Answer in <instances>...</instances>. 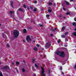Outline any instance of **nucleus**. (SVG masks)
<instances>
[{
  "label": "nucleus",
  "mask_w": 76,
  "mask_h": 76,
  "mask_svg": "<svg viewBox=\"0 0 76 76\" xmlns=\"http://www.w3.org/2000/svg\"><path fill=\"white\" fill-rule=\"evenodd\" d=\"M13 35L14 38H17L19 35V32L18 31H15L13 32Z\"/></svg>",
  "instance_id": "nucleus-1"
},
{
  "label": "nucleus",
  "mask_w": 76,
  "mask_h": 76,
  "mask_svg": "<svg viewBox=\"0 0 76 76\" xmlns=\"http://www.w3.org/2000/svg\"><path fill=\"white\" fill-rule=\"evenodd\" d=\"M2 69L4 70H10V68L8 66H4L1 68Z\"/></svg>",
  "instance_id": "nucleus-2"
},
{
  "label": "nucleus",
  "mask_w": 76,
  "mask_h": 76,
  "mask_svg": "<svg viewBox=\"0 0 76 76\" xmlns=\"http://www.w3.org/2000/svg\"><path fill=\"white\" fill-rule=\"evenodd\" d=\"M41 69H42L41 76H46L45 74H44V72H45V71H44V69L42 66L41 67Z\"/></svg>",
  "instance_id": "nucleus-3"
},
{
  "label": "nucleus",
  "mask_w": 76,
  "mask_h": 76,
  "mask_svg": "<svg viewBox=\"0 0 76 76\" xmlns=\"http://www.w3.org/2000/svg\"><path fill=\"white\" fill-rule=\"evenodd\" d=\"M51 46V44L49 42H47L45 46V48L46 49H48L49 48H50Z\"/></svg>",
  "instance_id": "nucleus-4"
},
{
  "label": "nucleus",
  "mask_w": 76,
  "mask_h": 76,
  "mask_svg": "<svg viewBox=\"0 0 76 76\" xmlns=\"http://www.w3.org/2000/svg\"><path fill=\"white\" fill-rule=\"evenodd\" d=\"M60 54V56L62 58H64L65 57V53L63 51L61 52V53H59Z\"/></svg>",
  "instance_id": "nucleus-5"
},
{
  "label": "nucleus",
  "mask_w": 76,
  "mask_h": 76,
  "mask_svg": "<svg viewBox=\"0 0 76 76\" xmlns=\"http://www.w3.org/2000/svg\"><path fill=\"white\" fill-rule=\"evenodd\" d=\"M29 37V36H27L26 37V40H27V42L29 41H29H31V39Z\"/></svg>",
  "instance_id": "nucleus-6"
},
{
  "label": "nucleus",
  "mask_w": 76,
  "mask_h": 76,
  "mask_svg": "<svg viewBox=\"0 0 76 76\" xmlns=\"http://www.w3.org/2000/svg\"><path fill=\"white\" fill-rule=\"evenodd\" d=\"M2 35L3 38L5 39L6 38V35H4V33H3L2 34Z\"/></svg>",
  "instance_id": "nucleus-7"
},
{
  "label": "nucleus",
  "mask_w": 76,
  "mask_h": 76,
  "mask_svg": "<svg viewBox=\"0 0 76 76\" xmlns=\"http://www.w3.org/2000/svg\"><path fill=\"white\" fill-rule=\"evenodd\" d=\"M27 31H26V30L25 29H24L23 31V33H26Z\"/></svg>",
  "instance_id": "nucleus-8"
},
{
  "label": "nucleus",
  "mask_w": 76,
  "mask_h": 76,
  "mask_svg": "<svg viewBox=\"0 0 76 76\" xmlns=\"http://www.w3.org/2000/svg\"><path fill=\"white\" fill-rule=\"evenodd\" d=\"M13 1H11V3H10L11 7H12V8H13Z\"/></svg>",
  "instance_id": "nucleus-9"
},
{
  "label": "nucleus",
  "mask_w": 76,
  "mask_h": 76,
  "mask_svg": "<svg viewBox=\"0 0 76 76\" xmlns=\"http://www.w3.org/2000/svg\"><path fill=\"white\" fill-rule=\"evenodd\" d=\"M64 2H65V3H66V5H69V2L67 1H65Z\"/></svg>",
  "instance_id": "nucleus-10"
},
{
  "label": "nucleus",
  "mask_w": 76,
  "mask_h": 76,
  "mask_svg": "<svg viewBox=\"0 0 76 76\" xmlns=\"http://www.w3.org/2000/svg\"><path fill=\"white\" fill-rule=\"evenodd\" d=\"M72 35L76 37V32H74L72 33Z\"/></svg>",
  "instance_id": "nucleus-11"
},
{
  "label": "nucleus",
  "mask_w": 76,
  "mask_h": 76,
  "mask_svg": "<svg viewBox=\"0 0 76 76\" xmlns=\"http://www.w3.org/2000/svg\"><path fill=\"white\" fill-rule=\"evenodd\" d=\"M61 30H62L63 31H64V30H65V26H63L62 27Z\"/></svg>",
  "instance_id": "nucleus-12"
},
{
  "label": "nucleus",
  "mask_w": 76,
  "mask_h": 76,
  "mask_svg": "<svg viewBox=\"0 0 76 76\" xmlns=\"http://www.w3.org/2000/svg\"><path fill=\"white\" fill-rule=\"evenodd\" d=\"M61 52H60L59 51H58L56 53V54H57V55L59 56V53H61Z\"/></svg>",
  "instance_id": "nucleus-13"
},
{
  "label": "nucleus",
  "mask_w": 76,
  "mask_h": 76,
  "mask_svg": "<svg viewBox=\"0 0 76 76\" xmlns=\"http://www.w3.org/2000/svg\"><path fill=\"white\" fill-rule=\"evenodd\" d=\"M18 10L19 11H20V12H23V10L20 8Z\"/></svg>",
  "instance_id": "nucleus-14"
},
{
  "label": "nucleus",
  "mask_w": 76,
  "mask_h": 76,
  "mask_svg": "<svg viewBox=\"0 0 76 76\" xmlns=\"http://www.w3.org/2000/svg\"><path fill=\"white\" fill-rule=\"evenodd\" d=\"M72 25H73V26H76V23L73 22L72 23Z\"/></svg>",
  "instance_id": "nucleus-15"
},
{
  "label": "nucleus",
  "mask_w": 76,
  "mask_h": 76,
  "mask_svg": "<svg viewBox=\"0 0 76 76\" xmlns=\"http://www.w3.org/2000/svg\"><path fill=\"white\" fill-rule=\"evenodd\" d=\"M35 59L34 58H33L32 59V62L33 63H34V61H35Z\"/></svg>",
  "instance_id": "nucleus-16"
},
{
  "label": "nucleus",
  "mask_w": 76,
  "mask_h": 76,
  "mask_svg": "<svg viewBox=\"0 0 76 76\" xmlns=\"http://www.w3.org/2000/svg\"><path fill=\"white\" fill-rule=\"evenodd\" d=\"M22 71L24 73L25 72V69H24V68H22Z\"/></svg>",
  "instance_id": "nucleus-17"
},
{
  "label": "nucleus",
  "mask_w": 76,
  "mask_h": 76,
  "mask_svg": "<svg viewBox=\"0 0 76 76\" xmlns=\"http://www.w3.org/2000/svg\"><path fill=\"white\" fill-rule=\"evenodd\" d=\"M33 50H34V51H37V48H34L33 49Z\"/></svg>",
  "instance_id": "nucleus-18"
},
{
  "label": "nucleus",
  "mask_w": 76,
  "mask_h": 76,
  "mask_svg": "<svg viewBox=\"0 0 76 76\" xmlns=\"http://www.w3.org/2000/svg\"><path fill=\"white\" fill-rule=\"evenodd\" d=\"M48 74L49 75H50V72H51V70H50V69H49L48 70Z\"/></svg>",
  "instance_id": "nucleus-19"
},
{
  "label": "nucleus",
  "mask_w": 76,
  "mask_h": 76,
  "mask_svg": "<svg viewBox=\"0 0 76 76\" xmlns=\"http://www.w3.org/2000/svg\"><path fill=\"white\" fill-rule=\"evenodd\" d=\"M48 12H49V13H51L52 12V11L51 10H48Z\"/></svg>",
  "instance_id": "nucleus-20"
},
{
  "label": "nucleus",
  "mask_w": 76,
  "mask_h": 76,
  "mask_svg": "<svg viewBox=\"0 0 76 76\" xmlns=\"http://www.w3.org/2000/svg\"><path fill=\"white\" fill-rule=\"evenodd\" d=\"M61 37L62 38H65L66 37L65 35H61Z\"/></svg>",
  "instance_id": "nucleus-21"
},
{
  "label": "nucleus",
  "mask_w": 76,
  "mask_h": 76,
  "mask_svg": "<svg viewBox=\"0 0 76 76\" xmlns=\"http://www.w3.org/2000/svg\"><path fill=\"white\" fill-rule=\"evenodd\" d=\"M16 64H17V65H19V62L18 61H17L16 62Z\"/></svg>",
  "instance_id": "nucleus-22"
},
{
  "label": "nucleus",
  "mask_w": 76,
  "mask_h": 76,
  "mask_svg": "<svg viewBox=\"0 0 76 76\" xmlns=\"http://www.w3.org/2000/svg\"><path fill=\"white\" fill-rule=\"evenodd\" d=\"M39 25L40 27H42V26H43V25L42 24L41 25V24H39Z\"/></svg>",
  "instance_id": "nucleus-23"
},
{
  "label": "nucleus",
  "mask_w": 76,
  "mask_h": 76,
  "mask_svg": "<svg viewBox=\"0 0 76 76\" xmlns=\"http://www.w3.org/2000/svg\"><path fill=\"white\" fill-rule=\"evenodd\" d=\"M70 14V13L69 12H67L66 13V15H69Z\"/></svg>",
  "instance_id": "nucleus-24"
},
{
  "label": "nucleus",
  "mask_w": 76,
  "mask_h": 76,
  "mask_svg": "<svg viewBox=\"0 0 76 76\" xmlns=\"http://www.w3.org/2000/svg\"><path fill=\"white\" fill-rule=\"evenodd\" d=\"M37 8H34V12H36V11H37Z\"/></svg>",
  "instance_id": "nucleus-25"
},
{
  "label": "nucleus",
  "mask_w": 76,
  "mask_h": 76,
  "mask_svg": "<svg viewBox=\"0 0 76 76\" xmlns=\"http://www.w3.org/2000/svg\"><path fill=\"white\" fill-rule=\"evenodd\" d=\"M10 13H11V14H12V13H14V12L13 11H10Z\"/></svg>",
  "instance_id": "nucleus-26"
},
{
  "label": "nucleus",
  "mask_w": 76,
  "mask_h": 76,
  "mask_svg": "<svg viewBox=\"0 0 76 76\" xmlns=\"http://www.w3.org/2000/svg\"><path fill=\"white\" fill-rule=\"evenodd\" d=\"M0 76H3V74H2V72H1L0 73Z\"/></svg>",
  "instance_id": "nucleus-27"
},
{
  "label": "nucleus",
  "mask_w": 76,
  "mask_h": 76,
  "mask_svg": "<svg viewBox=\"0 0 76 76\" xmlns=\"http://www.w3.org/2000/svg\"><path fill=\"white\" fill-rule=\"evenodd\" d=\"M60 41H61V40H60V39H59L58 40V43H59L60 42Z\"/></svg>",
  "instance_id": "nucleus-28"
},
{
  "label": "nucleus",
  "mask_w": 76,
  "mask_h": 76,
  "mask_svg": "<svg viewBox=\"0 0 76 76\" xmlns=\"http://www.w3.org/2000/svg\"><path fill=\"white\" fill-rule=\"evenodd\" d=\"M50 16V15H46V17H47V18H49V17Z\"/></svg>",
  "instance_id": "nucleus-29"
},
{
  "label": "nucleus",
  "mask_w": 76,
  "mask_h": 76,
  "mask_svg": "<svg viewBox=\"0 0 76 76\" xmlns=\"http://www.w3.org/2000/svg\"><path fill=\"white\" fill-rule=\"evenodd\" d=\"M53 6H54V7H56V3H54L53 4Z\"/></svg>",
  "instance_id": "nucleus-30"
},
{
  "label": "nucleus",
  "mask_w": 76,
  "mask_h": 76,
  "mask_svg": "<svg viewBox=\"0 0 76 76\" xmlns=\"http://www.w3.org/2000/svg\"><path fill=\"white\" fill-rule=\"evenodd\" d=\"M53 4L52 3L49 2L48 3L49 5H52Z\"/></svg>",
  "instance_id": "nucleus-31"
},
{
  "label": "nucleus",
  "mask_w": 76,
  "mask_h": 76,
  "mask_svg": "<svg viewBox=\"0 0 76 76\" xmlns=\"http://www.w3.org/2000/svg\"><path fill=\"white\" fill-rule=\"evenodd\" d=\"M37 47H39V44H37L36 45Z\"/></svg>",
  "instance_id": "nucleus-32"
},
{
  "label": "nucleus",
  "mask_w": 76,
  "mask_h": 76,
  "mask_svg": "<svg viewBox=\"0 0 76 76\" xmlns=\"http://www.w3.org/2000/svg\"><path fill=\"white\" fill-rule=\"evenodd\" d=\"M23 7H24V8H26V5H24Z\"/></svg>",
  "instance_id": "nucleus-33"
},
{
  "label": "nucleus",
  "mask_w": 76,
  "mask_h": 76,
  "mask_svg": "<svg viewBox=\"0 0 76 76\" xmlns=\"http://www.w3.org/2000/svg\"><path fill=\"white\" fill-rule=\"evenodd\" d=\"M68 34V32H66L65 33V35H66Z\"/></svg>",
  "instance_id": "nucleus-34"
},
{
  "label": "nucleus",
  "mask_w": 76,
  "mask_h": 76,
  "mask_svg": "<svg viewBox=\"0 0 76 76\" xmlns=\"http://www.w3.org/2000/svg\"><path fill=\"white\" fill-rule=\"evenodd\" d=\"M50 37H53V34H51L50 35Z\"/></svg>",
  "instance_id": "nucleus-35"
},
{
  "label": "nucleus",
  "mask_w": 76,
  "mask_h": 76,
  "mask_svg": "<svg viewBox=\"0 0 76 76\" xmlns=\"http://www.w3.org/2000/svg\"><path fill=\"white\" fill-rule=\"evenodd\" d=\"M37 3V1H34V3L36 4Z\"/></svg>",
  "instance_id": "nucleus-36"
},
{
  "label": "nucleus",
  "mask_w": 76,
  "mask_h": 76,
  "mask_svg": "<svg viewBox=\"0 0 76 76\" xmlns=\"http://www.w3.org/2000/svg\"><path fill=\"white\" fill-rule=\"evenodd\" d=\"M66 41H68V39H65V42H66Z\"/></svg>",
  "instance_id": "nucleus-37"
},
{
  "label": "nucleus",
  "mask_w": 76,
  "mask_h": 76,
  "mask_svg": "<svg viewBox=\"0 0 76 76\" xmlns=\"http://www.w3.org/2000/svg\"><path fill=\"white\" fill-rule=\"evenodd\" d=\"M35 66H36V67H38V66H37V64H35Z\"/></svg>",
  "instance_id": "nucleus-38"
},
{
  "label": "nucleus",
  "mask_w": 76,
  "mask_h": 76,
  "mask_svg": "<svg viewBox=\"0 0 76 76\" xmlns=\"http://www.w3.org/2000/svg\"><path fill=\"white\" fill-rule=\"evenodd\" d=\"M60 70H62V67L60 66Z\"/></svg>",
  "instance_id": "nucleus-39"
},
{
  "label": "nucleus",
  "mask_w": 76,
  "mask_h": 76,
  "mask_svg": "<svg viewBox=\"0 0 76 76\" xmlns=\"http://www.w3.org/2000/svg\"><path fill=\"white\" fill-rule=\"evenodd\" d=\"M57 28H55V29H54L55 31H56V30H57Z\"/></svg>",
  "instance_id": "nucleus-40"
},
{
  "label": "nucleus",
  "mask_w": 76,
  "mask_h": 76,
  "mask_svg": "<svg viewBox=\"0 0 76 76\" xmlns=\"http://www.w3.org/2000/svg\"><path fill=\"white\" fill-rule=\"evenodd\" d=\"M7 46H8V47L9 48V44H7Z\"/></svg>",
  "instance_id": "nucleus-41"
},
{
  "label": "nucleus",
  "mask_w": 76,
  "mask_h": 76,
  "mask_svg": "<svg viewBox=\"0 0 76 76\" xmlns=\"http://www.w3.org/2000/svg\"><path fill=\"white\" fill-rule=\"evenodd\" d=\"M63 10H66V9L65 8H64V7H63Z\"/></svg>",
  "instance_id": "nucleus-42"
},
{
  "label": "nucleus",
  "mask_w": 76,
  "mask_h": 76,
  "mask_svg": "<svg viewBox=\"0 0 76 76\" xmlns=\"http://www.w3.org/2000/svg\"><path fill=\"white\" fill-rule=\"evenodd\" d=\"M62 75H64V72H62Z\"/></svg>",
  "instance_id": "nucleus-43"
},
{
  "label": "nucleus",
  "mask_w": 76,
  "mask_h": 76,
  "mask_svg": "<svg viewBox=\"0 0 76 76\" xmlns=\"http://www.w3.org/2000/svg\"><path fill=\"white\" fill-rule=\"evenodd\" d=\"M15 69L16 70L17 72H18V71L17 70V67L15 68Z\"/></svg>",
  "instance_id": "nucleus-44"
},
{
  "label": "nucleus",
  "mask_w": 76,
  "mask_h": 76,
  "mask_svg": "<svg viewBox=\"0 0 76 76\" xmlns=\"http://www.w3.org/2000/svg\"><path fill=\"white\" fill-rule=\"evenodd\" d=\"M52 31H53V32H55L54 30H53V29H52Z\"/></svg>",
  "instance_id": "nucleus-45"
},
{
  "label": "nucleus",
  "mask_w": 76,
  "mask_h": 76,
  "mask_svg": "<svg viewBox=\"0 0 76 76\" xmlns=\"http://www.w3.org/2000/svg\"><path fill=\"white\" fill-rule=\"evenodd\" d=\"M30 8H31V9H33V7H30Z\"/></svg>",
  "instance_id": "nucleus-46"
},
{
  "label": "nucleus",
  "mask_w": 76,
  "mask_h": 76,
  "mask_svg": "<svg viewBox=\"0 0 76 76\" xmlns=\"http://www.w3.org/2000/svg\"><path fill=\"white\" fill-rule=\"evenodd\" d=\"M70 1H75V0H70Z\"/></svg>",
  "instance_id": "nucleus-47"
},
{
  "label": "nucleus",
  "mask_w": 76,
  "mask_h": 76,
  "mask_svg": "<svg viewBox=\"0 0 76 76\" xmlns=\"http://www.w3.org/2000/svg\"><path fill=\"white\" fill-rule=\"evenodd\" d=\"M75 69H76V65H75Z\"/></svg>",
  "instance_id": "nucleus-48"
},
{
  "label": "nucleus",
  "mask_w": 76,
  "mask_h": 76,
  "mask_svg": "<svg viewBox=\"0 0 76 76\" xmlns=\"http://www.w3.org/2000/svg\"><path fill=\"white\" fill-rule=\"evenodd\" d=\"M74 20L75 21H76V18H74Z\"/></svg>",
  "instance_id": "nucleus-49"
},
{
  "label": "nucleus",
  "mask_w": 76,
  "mask_h": 76,
  "mask_svg": "<svg viewBox=\"0 0 76 76\" xmlns=\"http://www.w3.org/2000/svg\"><path fill=\"white\" fill-rule=\"evenodd\" d=\"M27 9H28V10H29V7H27Z\"/></svg>",
  "instance_id": "nucleus-50"
},
{
  "label": "nucleus",
  "mask_w": 76,
  "mask_h": 76,
  "mask_svg": "<svg viewBox=\"0 0 76 76\" xmlns=\"http://www.w3.org/2000/svg\"><path fill=\"white\" fill-rule=\"evenodd\" d=\"M23 42H25V40H23Z\"/></svg>",
  "instance_id": "nucleus-51"
},
{
  "label": "nucleus",
  "mask_w": 76,
  "mask_h": 76,
  "mask_svg": "<svg viewBox=\"0 0 76 76\" xmlns=\"http://www.w3.org/2000/svg\"><path fill=\"white\" fill-rule=\"evenodd\" d=\"M23 63H25V61H23Z\"/></svg>",
  "instance_id": "nucleus-52"
},
{
  "label": "nucleus",
  "mask_w": 76,
  "mask_h": 76,
  "mask_svg": "<svg viewBox=\"0 0 76 76\" xmlns=\"http://www.w3.org/2000/svg\"><path fill=\"white\" fill-rule=\"evenodd\" d=\"M12 65H14V63H12Z\"/></svg>",
  "instance_id": "nucleus-53"
},
{
  "label": "nucleus",
  "mask_w": 76,
  "mask_h": 76,
  "mask_svg": "<svg viewBox=\"0 0 76 76\" xmlns=\"http://www.w3.org/2000/svg\"><path fill=\"white\" fill-rule=\"evenodd\" d=\"M33 42H35V41L34 40V41H33Z\"/></svg>",
  "instance_id": "nucleus-54"
},
{
  "label": "nucleus",
  "mask_w": 76,
  "mask_h": 76,
  "mask_svg": "<svg viewBox=\"0 0 76 76\" xmlns=\"http://www.w3.org/2000/svg\"><path fill=\"white\" fill-rule=\"evenodd\" d=\"M1 26V24H0V26Z\"/></svg>",
  "instance_id": "nucleus-55"
},
{
  "label": "nucleus",
  "mask_w": 76,
  "mask_h": 76,
  "mask_svg": "<svg viewBox=\"0 0 76 76\" xmlns=\"http://www.w3.org/2000/svg\"><path fill=\"white\" fill-rule=\"evenodd\" d=\"M75 31H76V28H75Z\"/></svg>",
  "instance_id": "nucleus-56"
},
{
  "label": "nucleus",
  "mask_w": 76,
  "mask_h": 76,
  "mask_svg": "<svg viewBox=\"0 0 76 76\" xmlns=\"http://www.w3.org/2000/svg\"><path fill=\"white\" fill-rule=\"evenodd\" d=\"M64 47H66V45H64Z\"/></svg>",
  "instance_id": "nucleus-57"
},
{
  "label": "nucleus",
  "mask_w": 76,
  "mask_h": 76,
  "mask_svg": "<svg viewBox=\"0 0 76 76\" xmlns=\"http://www.w3.org/2000/svg\"><path fill=\"white\" fill-rule=\"evenodd\" d=\"M52 1V2H53V1Z\"/></svg>",
  "instance_id": "nucleus-58"
},
{
  "label": "nucleus",
  "mask_w": 76,
  "mask_h": 76,
  "mask_svg": "<svg viewBox=\"0 0 76 76\" xmlns=\"http://www.w3.org/2000/svg\"><path fill=\"white\" fill-rule=\"evenodd\" d=\"M49 8H51V7H49Z\"/></svg>",
  "instance_id": "nucleus-59"
},
{
  "label": "nucleus",
  "mask_w": 76,
  "mask_h": 76,
  "mask_svg": "<svg viewBox=\"0 0 76 76\" xmlns=\"http://www.w3.org/2000/svg\"><path fill=\"white\" fill-rule=\"evenodd\" d=\"M1 64V62H0V64Z\"/></svg>",
  "instance_id": "nucleus-60"
},
{
  "label": "nucleus",
  "mask_w": 76,
  "mask_h": 76,
  "mask_svg": "<svg viewBox=\"0 0 76 76\" xmlns=\"http://www.w3.org/2000/svg\"><path fill=\"white\" fill-rule=\"evenodd\" d=\"M44 57H45V56H44Z\"/></svg>",
  "instance_id": "nucleus-61"
},
{
  "label": "nucleus",
  "mask_w": 76,
  "mask_h": 76,
  "mask_svg": "<svg viewBox=\"0 0 76 76\" xmlns=\"http://www.w3.org/2000/svg\"><path fill=\"white\" fill-rule=\"evenodd\" d=\"M60 17H61V16H60Z\"/></svg>",
  "instance_id": "nucleus-62"
},
{
  "label": "nucleus",
  "mask_w": 76,
  "mask_h": 76,
  "mask_svg": "<svg viewBox=\"0 0 76 76\" xmlns=\"http://www.w3.org/2000/svg\"><path fill=\"white\" fill-rule=\"evenodd\" d=\"M64 18H65V17H64Z\"/></svg>",
  "instance_id": "nucleus-63"
}]
</instances>
